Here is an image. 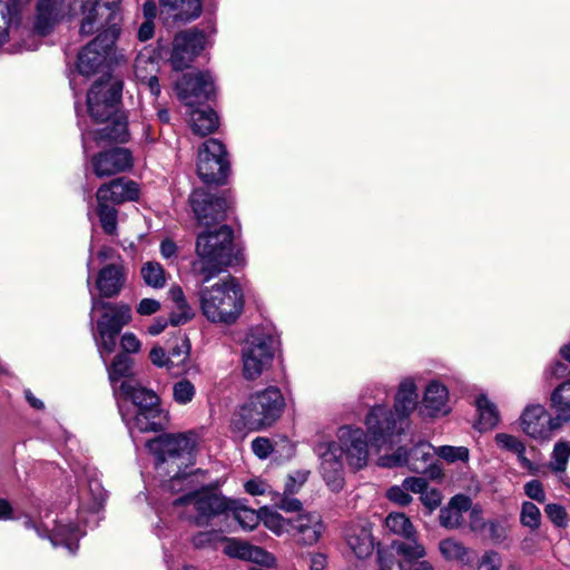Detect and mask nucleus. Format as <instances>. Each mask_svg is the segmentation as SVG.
<instances>
[{"label":"nucleus","mask_w":570,"mask_h":570,"mask_svg":"<svg viewBox=\"0 0 570 570\" xmlns=\"http://www.w3.org/2000/svg\"><path fill=\"white\" fill-rule=\"evenodd\" d=\"M121 90V81L110 75L96 81L89 89L87 95L88 114L96 122L105 124V126L96 130L82 131L85 151L89 148L90 139L97 142H125L128 139L127 121L117 108Z\"/></svg>","instance_id":"nucleus-4"},{"label":"nucleus","mask_w":570,"mask_h":570,"mask_svg":"<svg viewBox=\"0 0 570 570\" xmlns=\"http://www.w3.org/2000/svg\"><path fill=\"white\" fill-rule=\"evenodd\" d=\"M176 94L186 106L193 107L203 102L215 94L214 78L208 72L186 73L175 85Z\"/></svg>","instance_id":"nucleus-19"},{"label":"nucleus","mask_w":570,"mask_h":570,"mask_svg":"<svg viewBox=\"0 0 570 570\" xmlns=\"http://www.w3.org/2000/svg\"><path fill=\"white\" fill-rule=\"evenodd\" d=\"M119 395L130 400L134 410H146L159 407V397L151 390H147L136 384L131 380H122L119 384Z\"/></svg>","instance_id":"nucleus-29"},{"label":"nucleus","mask_w":570,"mask_h":570,"mask_svg":"<svg viewBox=\"0 0 570 570\" xmlns=\"http://www.w3.org/2000/svg\"><path fill=\"white\" fill-rule=\"evenodd\" d=\"M117 38V30L107 28L100 32L78 55L77 69L79 73L89 77L98 71L106 60Z\"/></svg>","instance_id":"nucleus-15"},{"label":"nucleus","mask_w":570,"mask_h":570,"mask_svg":"<svg viewBox=\"0 0 570 570\" xmlns=\"http://www.w3.org/2000/svg\"><path fill=\"white\" fill-rule=\"evenodd\" d=\"M285 400L278 387L268 386L252 393L238 410V429L262 431L271 428L281 417Z\"/></svg>","instance_id":"nucleus-9"},{"label":"nucleus","mask_w":570,"mask_h":570,"mask_svg":"<svg viewBox=\"0 0 570 570\" xmlns=\"http://www.w3.org/2000/svg\"><path fill=\"white\" fill-rule=\"evenodd\" d=\"M151 363L158 367H166L168 371H174L175 362L168 357L161 346H154L149 353Z\"/></svg>","instance_id":"nucleus-56"},{"label":"nucleus","mask_w":570,"mask_h":570,"mask_svg":"<svg viewBox=\"0 0 570 570\" xmlns=\"http://www.w3.org/2000/svg\"><path fill=\"white\" fill-rule=\"evenodd\" d=\"M274 358V337L263 328L248 334L242 350L243 374L246 380H256L267 371Z\"/></svg>","instance_id":"nucleus-11"},{"label":"nucleus","mask_w":570,"mask_h":570,"mask_svg":"<svg viewBox=\"0 0 570 570\" xmlns=\"http://www.w3.org/2000/svg\"><path fill=\"white\" fill-rule=\"evenodd\" d=\"M98 204V216L105 233L114 235L117 230V210L114 206L101 202Z\"/></svg>","instance_id":"nucleus-42"},{"label":"nucleus","mask_w":570,"mask_h":570,"mask_svg":"<svg viewBox=\"0 0 570 570\" xmlns=\"http://www.w3.org/2000/svg\"><path fill=\"white\" fill-rule=\"evenodd\" d=\"M546 514L550 519V521L559 528H563L567 525V512L566 509L557 503L547 504Z\"/></svg>","instance_id":"nucleus-57"},{"label":"nucleus","mask_w":570,"mask_h":570,"mask_svg":"<svg viewBox=\"0 0 570 570\" xmlns=\"http://www.w3.org/2000/svg\"><path fill=\"white\" fill-rule=\"evenodd\" d=\"M568 374V366L560 361H553L544 371L547 380H557Z\"/></svg>","instance_id":"nucleus-63"},{"label":"nucleus","mask_w":570,"mask_h":570,"mask_svg":"<svg viewBox=\"0 0 570 570\" xmlns=\"http://www.w3.org/2000/svg\"><path fill=\"white\" fill-rule=\"evenodd\" d=\"M199 309L210 323L235 324L244 312L245 297L235 277L227 276L197 293Z\"/></svg>","instance_id":"nucleus-8"},{"label":"nucleus","mask_w":570,"mask_h":570,"mask_svg":"<svg viewBox=\"0 0 570 570\" xmlns=\"http://www.w3.org/2000/svg\"><path fill=\"white\" fill-rule=\"evenodd\" d=\"M90 316L95 322L92 334L97 350L104 363L107 364V357L115 352L122 327L132 320L131 308L126 303H108L92 297ZM106 367L115 394L118 395L119 385L117 383H121V380L129 375L131 360L126 354H117Z\"/></svg>","instance_id":"nucleus-3"},{"label":"nucleus","mask_w":570,"mask_h":570,"mask_svg":"<svg viewBox=\"0 0 570 570\" xmlns=\"http://www.w3.org/2000/svg\"><path fill=\"white\" fill-rule=\"evenodd\" d=\"M120 346L125 353H138L141 348V343L136 334L126 332L120 337Z\"/></svg>","instance_id":"nucleus-62"},{"label":"nucleus","mask_w":570,"mask_h":570,"mask_svg":"<svg viewBox=\"0 0 570 570\" xmlns=\"http://www.w3.org/2000/svg\"><path fill=\"white\" fill-rule=\"evenodd\" d=\"M264 525L277 537L289 534L301 547L316 544L325 530L322 517L308 511L285 518L275 510H264Z\"/></svg>","instance_id":"nucleus-10"},{"label":"nucleus","mask_w":570,"mask_h":570,"mask_svg":"<svg viewBox=\"0 0 570 570\" xmlns=\"http://www.w3.org/2000/svg\"><path fill=\"white\" fill-rule=\"evenodd\" d=\"M520 522L523 527L535 530L541 523V512L539 508L532 502H524L522 504Z\"/></svg>","instance_id":"nucleus-44"},{"label":"nucleus","mask_w":570,"mask_h":570,"mask_svg":"<svg viewBox=\"0 0 570 570\" xmlns=\"http://www.w3.org/2000/svg\"><path fill=\"white\" fill-rule=\"evenodd\" d=\"M472 501L468 495H454L446 507L440 511V524L446 529H458L464 523L463 514L471 509Z\"/></svg>","instance_id":"nucleus-30"},{"label":"nucleus","mask_w":570,"mask_h":570,"mask_svg":"<svg viewBox=\"0 0 570 570\" xmlns=\"http://www.w3.org/2000/svg\"><path fill=\"white\" fill-rule=\"evenodd\" d=\"M551 405L562 425L570 421V380L564 381L553 390Z\"/></svg>","instance_id":"nucleus-38"},{"label":"nucleus","mask_w":570,"mask_h":570,"mask_svg":"<svg viewBox=\"0 0 570 570\" xmlns=\"http://www.w3.org/2000/svg\"><path fill=\"white\" fill-rule=\"evenodd\" d=\"M145 284L151 288L160 289L167 284V273L158 262H147L140 268Z\"/></svg>","instance_id":"nucleus-40"},{"label":"nucleus","mask_w":570,"mask_h":570,"mask_svg":"<svg viewBox=\"0 0 570 570\" xmlns=\"http://www.w3.org/2000/svg\"><path fill=\"white\" fill-rule=\"evenodd\" d=\"M148 451L155 456L159 471L173 473L168 488L174 492L186 489L189 473L181 466L193 464L196 439L193 433L160 434L146 443Z\"/></svg>","instance_id":"nucleus-6"},{"label":"nucleus","mask_w":570,"mask_h":570,"mask_svg":"<svg viewBox=\"0 0 570 570\" xmlns=\"http://www.w3.org/2000/svg\"><path fill=\"white\" fill-rule=\"evenodd\" d=\"M419 406L417 385L413 377H404L394 395L393 407L374 405L365 417L371 443L377 450L391 446L395 438L409 428L411 414Z\"/></svg>","instance_id":"nucleus-5"},{"label":"nucleus","mask_w":570,"mask_h":570,"mask_svg":"<svg viewBox=\"0 0 570 570\" xmlns=\"http://www.w3.org/2000/svg\"><path fill=\"white\" fill-rule=\"evenodd\" d=\"M386 498L399 505L405 507L412 502V497L409 494L407 489L403 485H393L386 491Z\"/></svg>","instance_id":"nucleus-54"},{"label":"nucleus","mask_w":570,"mask_h":570,"mask_svg":"<svg viewBox=\"0 0 570 570\" xmlns=\"http://www.w3.org/2000/svg\"><path fill=\"white\" fill-rule=\"evenodd\" d=\"M314 452L320 460V473L333 492H338L345 484L343 456L351 469L360 470L367 464L368 445L366 434L361 428L340 426L336 440L321 441Z\"/></svg>","instance_id":"nucleus-1"},{"label":"nucleus","mask_w":570,"mask_h":570,"mask_svg":"<svg viewBox=\"0 0 570 570\" xmlns=\"http://www.w3.org/2000/svg\"><path fill=\"white\" fill-rule=\"evenodd\" d=\"M449 391L439 381L430 382L423 393L420 414L424 417H439L449 414Z\"/></svg>","instance_id":"nucleus-23"},{"label":"nucleus","mask_w":570,"mask_h":570,"mask_svg":"<svg viewBox=\"0 0 570 570\" xmlns=\"http://www.w3.org/2000/svg\"><path fill=\"white\" fill-rule=\"evenodd\" d=\"M421 502L430 511L436 509L442 502V494L436 489L426 488L420 497Z\"/></svg>","instance_id":"nucleus-61"},{"label":"nucleus","mask_w":570,"mask_h":570,"mask_svg":"<svg viewBox=\"0 0 570 570\" xmlns=\"http://www.w3.org/2000/svg\"><path fill=\"white\" fill-rule=\"evenodd\" d=\"M179 517L194 518L198 525L205 523L212 517L226 513L229 500L215 492L202 490L188 492L173 502Z\"/></svg>","instance_id":"nucleus-12"},{"label":"nucleus","mask_w":570,"mask_h":570,"mask_svg":"<svg viewBox=\"0 0 570 570\" xmlns=\"http://www.w3.org/2000/svg\"><path fill=\"white\" fill-rule=\"evenodd\" d=\"M435 449L428 442H419L410 452L399 448L391 455H382L377 463L383 468L406 465L412 472L428 474L430 479L442 476V469L434 462Z\"/></svg>","instance_id":"nucleus-13"},{"label":"nucleus","mask_w":570,"mask_h":570,"mask_svg":"<svg viewBox=\"0 0 570 570\" xmlns=\"http://www.w3.org/2000/svg\"><path fill=\"white\" fill-rule=\"evenodd\" d=\"M139 196L138 186L132 180L124 178L114 179L108 184L101 185L97 193V203L120 204L128 200H135Z\"/></svg>","instance_id":"nucleus-26"},{"label":"nucleus","mask_w":570,"mask_h":570,"mask_svg":"<svg viewBox=\"0 0 570 570\" xmlns=\"http://www.w3.org/2000/svg\"><path fill=\"white\" fill-rule=\"evenodd\" d=\"M499 448L512 452L518 456L519 464L528 471L534 470V464L525 456L524 443L514 435L508 433H498L494 438Z\"/></svg>","instance_id":"nucleus-36"},{"label":"nucleus","mask_w":570,"mask_h":570,"mask_svg":"<svg viewBox=\"0 0 570 570\" xmlns=\"http://www.w3.org/2000/svg\"><path fill=\"white\" fill-rule=\"evenodd\" d=\"M195 253L191 272L202 277L203 283H208L238 262L233 244V230L227 225L200 233L196 239Z\"/></svg>","instance_id":"nucleus-7"},{"label":"nucleus","mask_w":570,"mask_h":570,"mask_svg":"<svg viewBox=\"0 0 570 570\" xmlns=\"http://www.w3.org/2000/svg\"><path fill=\"white\" fill-rule=\"evenodd\" d=\"M435 454L449 463L465 462L469 459V450L465 446L443 445L435 449Z\"/></svg>","instance_id":"nucleus-45"},{"label":"nucleus","mask_w":570,"mask_h":570,"mask_svg":"<svg viewBox=\"0 0 570 570\" xmlns=\"http://www.w3.org/2000/svg\"><path fill=\"white\" fill-rule=\"evenodd\" d=\"M386 528L412 542L415 539L416 530L411 520L402 512H392L385 519Z\"/></svg>","instance_id":"nucleus-39"},{"label":"nucleus","mask_w":570,"mask_h":570,"mask_svg":"<svg viewBox=\"0 0 570 570\" xmlns=\"http://www.w3.org/2000/svg\"><path fill=\"white\" fill-rule=\"evenodd\" d=\"M195 313L189 305L188 302H186V309L181 307L180 304L175 305V309L171 311L169 315V322L174 326L183 325L189 322L194 317Z\"/></svg>","instance_id":"nucleus-52"},{"label":"nucleus","mask_w":570,"mask_h":570,"mask_svg":"<svg viewBox=\"0 0 570 570\" xmlns=\"http://www.w3.org/2000/svg\"><path fill=\"white\" fill-rule=\"evenodd\" d=\"M134 158L129 149L115 147L94 155L90 165L98 178L110 177L132 167Z\"/></svg>","instance_id":"nucleus-20"},{"label":"nucleus","mask_w":570,"mask_h":570,"mask_svg":"<svg viewBox=\"0 0 570 570\" xmlns=\"http://www.w3.org/2000/svg\"><path fill=\"white\" fill-rule=\"evenodd\" d=\"M65 9L60 0H39L35 28L22 24V14L17 1L12 0L0 8V48L4 45L9 53L36 50L40 38L48 35L63 17Z\"/></svg>","instance_id":"nucleus-2"},{"label":"nucleus","mask_w":570,"mask_h":570,"mask_svg":"<svg viewBox=\"0 0 570 570\" xmlns=\"http://www.w3.org/2000/svg\"><path fill=\"white\" fill-rule=\"evenodd\" d=\"M246 561H250L267 568H275L277 566V560L273 553L256 546L250 547Z\"/></svg>","instance_id":"nucleus-47"},{"label":"nucleus","mask_w":570,"mask_h":570,"mask_svg":"<svg viewBox=\"0 0 570 570\" xmlns=\"http://www.w3.org/2000/svg\"><path fill=\"white\" fill-rule=\"evenodd\" d=\"M344 538L350 550L360 559L367 558L374 550V540L367 522L350 523L344 531Z\"/></svg>","instance_id":"nucleus-24"},{"label":"nucleus","mask_w":570,"mask_h":570,"mask_svg":"<svg viewBox=\"0 0 570 570\" xmlns=\"http://www.w3.org/2000/svg\"><path fill=\"white\" fill-rule=\"evenodd\" d=\"M264 510H271L267 507L258 511L243 505L238 501H229V508L226 515L232 517L244 530H253L261 521L264 523Z\"/></svg>","instance_id":"nucleus-33"},{"label":"nucleus","mask_w":570,"mask_h":570,"mask_svg":"<svg viewBox=\"0 0 570 570\" xmlns=\"http://www.w3.org/2000/svg\"><path fill=\"white\" fill-rule=\"evenodd\" d=\"M291 495L285 492L283 494L276 492L273 500L276 501V507L285 512H304L302 502Z\"/></svg>","instance_id":"nucleus-49"},{"label":"nucleus","mask_w":570,"mask_h":570,"mask_svg":"<svg viewBox=\"0 0 570 570\" xmlns=\"http://www.w3.org/2000/svg\"><path fill=\"white\" fill-rule=\"evenodd\" d=\"M522 431L535 440H549L562 423L557 416H551L541 404L528 405L520 417Z\"/></svg>","instance_id":"nucleus-18"},{"label":"nucleus","mask_w":570,"mask_h":570,"mask_svg":"<svg viewBox=\"0 0 570 570\" xmlns=\"http://www.w3.org/2000/svg\"><path fill=\"white\" fill-rule=\"evenodd\" d=\"M193 131L199 136H206L218 127V117L209 108L193 109L189 115Z\"/></svg>","instance_id":"nucleus-37"},{"label":"nucleus","mask_w":570,"mask_h":570,"mask_svg":"<svg viewBox=\"0 0 570 570\" xmlns=\"http://www.w3.org/2000/svg\"><path fill=\"white\" fill-rule=\"evenodd\" d=\"M159 63L153 51L144 50L135 59L134 73L139 83L146 86L150 94L158 97L160 85L157 78Z\"/></svg>","instance_id":"nucleus-25"},{"label":"nucleus","mask_w":570,"mask_h":570,"mask_svg":"<svg viewBox=\"0 0 570 570\" xmlns=\"http://www.w3.org/2000/svg\"><path fill=\"white\" fill-rule=\"evenodd\" d=\"M392 549L402 558L401 570H434L432 563L424 559L425 548L416 540L412 542L394 541Z\"/></svg>","instance_id":"nucleus-28"},{"label":"nucleus","mask_w":570,"mask_h":570,"mask_svg":"<svg viewBox=\"0 0 570 570\" xmlns=\"http://www.w3.org/2000/svg\"><path fill=\"white\" fill-rule=\"evenodd\" d=\"M189 202L198 223L207 227L225 220L232 206L227 197L212 195L205 189L194 190Z\"/></svg>","instance_id":"nucleus-16"},{"label":"nucleus","mask_w":570,"mask_h":570,"mask_svg":"<svg viewBox=\"0 0 570 570\" xmlns=\"http://www.w3.org/2000/svg\"><path fill=\"white\" fill-rule=\"evenodd\" d=\"M197 173L206 184H224L229 174L225 146L217 139L203 142L198 151Z\"/></svg>","instance_id":"nucleus-14"},{"label":"nucleus","mask_w":570,"mask_h":570,"mask_svg":"<svg viewBox=\"0 0 570 570\" xmlns=\"http://www.w3.org/2000/svg\"><path fill=\"white\" fill-rule=\"evenodd\" d=\"M189 353V341L187 338H183L180 343H178L170 350L168 357H171V360L175 362V366H180L184 365L185 362L188 360Z\"/></svg>","instance_id":"nucleus-53"},{"label":"nucleus","mask_w":570,"mask_h":570,"mask_svg":"<svg viewBox=\"0 0 570 570\" xmlns=\"http://www.w3.org/2000/svg\"><path fill=\"white\" fill-rule=\"evenodd\" d=\"M173 400L179 405H187L191 403L196 395V387L187 379H180L173 384Z\"/></svg>","instance_id":"nucleus-41"},{"label":"nucleus","mask_w":570,"mask_h":570,"mask_svg":"<svg viewBox=\"0 0 570 570\" xmlns=\"http://www.w3.org/2000/svg\"><path fill=\"white\" fill-rule=\"evenodd\" d=\"M224 540L225 538L222 535L220 531L213 530L199 532L198 534L194 535L193 543L197 548H204L207 546H214L215 543Z\"/></svg>","instance_id":"nucleus-58"},{"label":"nucleus","mask_w":570,"mask_h":570,"mask_svg":"<svg viewBox=\"0 0 570 570\" xmlns=\"http://www.w3.org/2000/svg\"><path fill=\"white\" fill-rule=\"evenodd\" d=\"M125 281L126 277L122 265L111 263L105 266L99 271L96 279V287L99 291L100 297L94 295L90 291L91 298L96 297L102 301L101 297L110 298L117 296L120 293Z\"/></svg>","instance_id":"nucleus-27"},{"label":"nucleus","mask_w":570,"mask_h":570,"mask_svg":"<svg viewBox=\"0 0 570 570\" xmlns=\"http://www.w3.org/2000/svg\"><path fill=\"white\" fill-rule=\"evenodd\" d=\"M225 541L226 544L224 548V552L227 556L238 558L242 560H247V554L249 553L252 544L236 539H226Z\"/></svg>","instance_id":"nucleus-48"},{"label":"nucleus","mask_w":570,"mask_h":570,"mask_svg":"<svg viewBox=\"0 0 570 570\" xmlns=\"http://www.w3.org/2000/svg\"><path fill=\"white\" fill-rule=\"evenodd\" d=\"M524 492L530 499L535 500L540 503L546 500V494L542 484L537 480H532L525 483Z\"/></svg>","instance_id":"nucleus-64"},{"label":"nucleus","mask_w":570,"mask_h":570,"mask_svg":"<svg viewBox=\"0 0 570 570\" xmlns=\"http://www.w3.org/2000/svg\"><path fill=\"white\" fill-rule=\"evenodd\" d=\"M161 309V303L155 298H142L136 306L140 316H151Z\"/></svg>","instance_id":"nucleus-60"},{"label":"nucleus","mask_w":570,"mask_h":570,"mask_svg":"<svg viewBox=\"0 0 570 570\" xmlns=\"http://www.w3.org/2000/svg\"><path fill=\"white\" fill-rule=\"evenodd\" d=\"M206 37L197 29H190L177 33L173 41L169 62L174 70H184L190 66L205 48Z\"/></svg>","instance_id":"nucleus-17"},{"label":"nucleus","mask_w":570,"mask_h":570,"mask_svg":"<svg viewBox=\"0 0 570 570\" xmlns=\"http://www.w3.org/2000/svg\"><path fill=\"white\" fill-rule=\"evenodd\" d=\"M308 475V471H295L292 474H289L285 482V493H297L302 485L307 481Z\"/></svg>","instance_id":"nucleus-55"},{"label":"nucleus","mask_w":570,"mask_h":570,"mask_svg":"<svg viewBox=\"0 0 570 570\" xmlns=\"http://www.w3.org/2000/svg\"><path fill=\"white\" fill-rule=\"evenodd\" d=\"M160 6L175 20L187 22L202 13L200 0H160Z\"/></svg>","instance_id":"nucleus-32"},{"label":"nucleus","mask_w":570,"mask_h":570,"mask_svg":"<svg viewBox=\"0 0 570 570\" xmlns=\"http://www.w3.org/2000/svg\"><path fill=\"white\" fill-rule=\"evenodd\" d=\"M502 557L494 550L485 551L478 561V570H501Z\"/></svg>","instance_id":"nucleus-50"},{"label":"nucleus","mask_w":570,"mask_h":570,"mask_svg":"<svg viewBox=\"0 0 570 570\" xmlns=\"http://www.w3.org/2000/svg\"><path fill=\"white\" fill-rule=\"evenodd\" d=\"M570 458V444L567 442L556 443L550 466L557 472H563L567 468L568 460Z\"/></svg>","instance_id":"nucleus-43"},{"label":"nucleus","mask_w":570,"mask_h":570,"mask_svg":"<svg viewBox=\"0 0 570 570\" xmlns=\"http://www.w3.org/2000/svg\"><path fill=\"white\" fill-rule=\"evenodd\" d=\"M252 451L259 459H266L273 452V444L269 439L258 436L252 441Z\"/></svg>","instance_id":"nucleus-59"},{"label":"nucleus","mask_w":570,"mask_h":570,"mask_svg":"<svg viewBox=\"0 0 570 570\" xmlns=\"http://www.w3.org/2000/svg\"><path fill=\"white\" fill-rule=\"evenodd\" d=\"M23 525L27 529H35L40 538L50 539L53 547H66L70 554L77 551V542L79 538L85 534L78 525L62 524L61 521H59L51 531L47 523L41 522L40 524H36L30 518H26Z\"/></svg>","instance_id":"nucleus-21"},{"label":"nucleus","mask_w":570,"mask_h":570,"mask_svg":"<svg viewBox=\"0 0 570 570\" xmlns=\"http://www.w3.org/2000/svg\"><path fill=\"white\" fill-rule=\"evenodd\" d=\"M475 406L479 413L478 429L480 431L492 430L499 424V410L485 394H480L475 399Z\"/></svg>","instance_id":"nucleus-35"},{"label":"nucleus","mask_w":570,"mask_h":570,"mask_svg":"<svg viewBox=\"0 0 570 570\" xmlns=\"http://www.w3.org/2000/svg\"><path fill=\"white\" fill-rule=\"evenodd\" d=\"M377 563L380 570H401L402 558L391 546L389 549L377 551Z\"/></svg>","instance_id":"nucleus-46"},{"label":"nucleus","mask_w":570,"mask_h":570,"mask_svg":"<svg viewBox=\"0 0 570 570\" xmlns=\"http://www.w3.org/2000/svg\"><path fill=\"white\" fill-rule=\"evenodd\" d=\"M244 487L246 492L254 497L268 494L274 499V494H276L267 482L258 478L248 480Z\"/></svg>","instance_id":"nucleus-51"},{"label":"nucleus","mask_w":570,"mask_h":570,"mask_svg":"<svg viewBox=\"0 0 570 570\" xmlns=\"http://www.w3.org/2000/svg\"><path fill=\"white\" fill-rule=\"evenodd\" d=\"M439 551L444 560L459 564H469L472 561L471 550L458 539L446 538L439 542Z\"/></svg>","instance_id":"nucleus-34"},{"label":"nucleus","mask_w":570,"mask_h":570,"mask_svg":"<svg viewBox=\"0 0 570 570\" xmlns=\"http://www.w3.org/2000/svg\"><path fill=\"white\" fill-rule=\"evenodd\" d=\"M82 3V21L80 26V32L82 35H92L96 31L102 29L107 19L110 17L107 14L105 17V8L100 4L98 0H81Z\"/></svg>","instance_id":"nucleus-31"},{"label":"nucleus","mask_w":570,"mask_h":570,"mask_svg":"<svg viewBox=\"0 0 570 570\" xmlns=\"http://www.w3.org/2000/svg\"><path fill=\"white\" fill-rule=\"evenodd\" d=\"M119 412L131 435L135 432L160 431L167 423V416L159 407L130 412L125 409L122 403H119Z\"/></svg>","instance_id":"nucleus-22"}]
</instances>
